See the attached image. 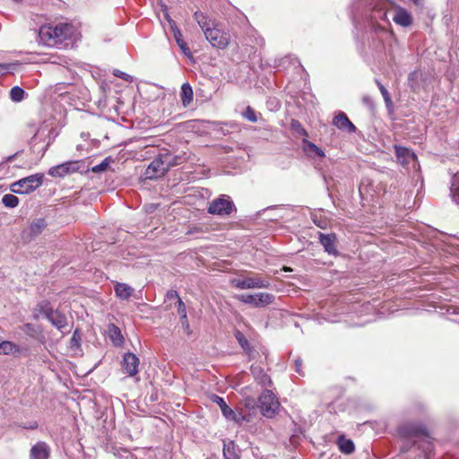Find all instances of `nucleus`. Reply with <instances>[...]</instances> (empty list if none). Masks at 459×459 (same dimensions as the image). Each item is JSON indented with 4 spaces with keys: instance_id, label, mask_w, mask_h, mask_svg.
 <instances>
[{
    "instance_id": "1",
    "label": "nucleus",
    "mask_w": 459,
    "mask_h": 459,
    "mask_svg": "<svg viewBox=\"0 0 459 459\" xmlns=\"http://www.w3.org/2000/svg\"><path fill=\"white\" fill-rule=\"evenodd\" d=\"M73 32L74 27L67 23L45 25L39 29V37L45 45L57 46L71 38Z\"/></svg>"
},
{
    "instance_id": "2",
    "label": "nucleus",
    "mask_w": 459,
    "mask_h": 459,
    "mask_svg": "<svg viewBox=\"0 0 459 459\" xmlns=\"http://www.w3.org/2000/svg\"><path fill=\"white\" fill-rule=\"evenodd\" d=\"M44 175L37 173L23 178L10 186L13 193L19 195H26L39 188L43 183Z\"/></svg>"
},
{
    "instance_id": "3",
    "label": "nucleus",
    "mask_w": 459,
    "mask_h": 459,
    "mask_svg": "<svg viewBox=\"0 0 459 459\" xmlns=\"http://www.w3.org/2000/svg\"><path fill=\"white\" fill-rule=\"evenodd\" d=\"M258 407L264 417L273 418L279 411L280 403L272 391L265 390L258 398Z\"/></svg>"
},
{
    "instance_id": "4",
    "label": "nucleus",
    "mask_w": 459,
    "mask_h": 459,
    "mask_svg": "<svg viewBox=\"0 0 459 459\" xmlns=\"http://www.w3.org/2000/svg\"><path fill=\"white\" fill-rule=\"evenodd\" d=\"M236 210L235 204L230 197L225 195L212 200L207 209L210 214L220 216H229Z\"/></svg>"
},
{
    "instance_id": "5",
    "label": "nucleus",
    "mask_w": 459,
    "mask_h": 459,
    "mask_svg": "<svg viewBox=\"0 0 459 459\" xmlns=\"http://www.w3.org/2000/svg\"><path fill=\"white\" fill-rule=\"evenodd\" d=\"M428 431L425 425L416 422H405L397 428L398 436L404 439L427 437Z\"/></svg>"
},
{
    "instance_id": "6",
    "label": "nucleus",
    "mask_w": 459,
    "mask_h": 459,
    "mask_svg": "<svg viewBox=\"0 0 459 459\" xmlns=\"http://www.w3.org/2000/svg\"><path fill=\"white\" fill-rule=\"evenodd\" d=\"M204 36L210 44L216 48L224 49L230 44V35L228 32L212 26L211 30L204 31Z\"/></svg>"
},
{
    "instance_id": "7",
    "label": "nucleus",
    "mask_w": 459,
    "mask_h": 459,
    "mask_svg": "<svg viewBox=\"0 0 459 459\" xmlns=\"http://www.w3.org/2000/svg\"><path fill=\"white\" fill-rule=\"evenodd\" d=\"M231 283L234 287L240 290L263 289L268 288L270 285L268 280L258 276L246 277L244 279H233Z\"/></svg>"
},
{
    "instance_id": "8",
    "label": "nucleus",
    "mask_w": 459,
    "mask_h": 459,
    "mask_svg": "<svg viewBox=\"0 0 459 459\" xmlns=\"http://www.w3.org/2000/svg\"><path fill=\"white\" fill-rule=\"evenodd\" d=\"M81 168L80 160H69L49 169L48 175L55 178H64L78 171Z\"/></svg>"
},
{
    "instance_id": "9",
    "label": "nucleus",
    "mask_w": 459,
    "mask_h": 459,
    "mask_svg": "<svg viewBox=\"0 0 459 459\" xmlns=\"http://www.w3.org/2000/svg\"><path fill=\"white\" fill-rule=\"evenodd\" d=\"M167 172L162 153L159 155L149 164L146 168L144 176L148 179H154L160 176H163Z\"/></svg>"
},
{
    "instance_id": "10",
    "label": "nucleus",
    "mask_w": 459,
    "mask_h": 459,
    "mask_svg": "<svg viewBox=\"0 0 459 459\" xmlns=\"http://www.w3.org/2000/svg\"><path fill=\"white\" fill-rule=\"evenodd\" d=\"M318 239L326 253L333 255H338V250L336 248L337 238L334 233L324 234L322 232H318Z\"/></svg>"
},
{
    "instance_id": "11",
    "label": "nucleus",
    "mask_w": 459,
    "mask_h": 459,
    "mask_svg": "<svg viewBox=\"0 0 459 459\" xmlns=\"http://www.w3.org/2000/svg\"><path fill=\"white\" fill-rule=\"evenodd\" d=\"M166 19L170 25V28L173 31L174 39L178 46L186 56H190V48H188L186 42L184 40L183 35L180 30L177 27L175 21H173L169 14H166Z\"/></svg>"
},
{
    "instance_id": "12",
    "label": "nucleus",
    "mask_w": 459,
    "mask_h": 459,
    "mask_svg": "<svg viewBox=\"0 0 459 459\" xmlns=\"http://www.w3.org/2000/svg\"><path fill=\"white\" fill-rule=\"evenodd\" d=\"M394 148L397 161L403 166H407L411 163V161L417 160L416 154L410 149L400 145H394Z\"/></svg>"
},
{
    "instance_id": "13",
    "label": "nucleus",
    "mask_w": 459,
    "mask_h": 459,
    "mask_svg": "<svg viewBox=\"0 0 459 459\" xmlns=\"http://www.w3.org/2000/svg\"><path fill=\"white\" fill-rule=\"evenodd\" d=\"M123 367L129 376H135L139 371V359L135 354L127 352L124 355Z\"/></svg>"
},
{
    "instance_id": "14",
    "label": "nucleus",
    "mask_w": 459,
    "mask_h": 459,
    "mask_svg": "<svg viewBox=\"0 0 459 459\" xmlns=\"http://www.w3.org/2000/svg\"><path fill=\"white\" fill-rule=\"evenodd\" d=\"M333 124L342 131H346L348 133H354L356 131V126L343 112H339L338 115L334 117Z\"/></svg>"
},
{
    "instance_id": "15",
    "label": "nucleus",
    "mask_w": 459,
    "mask_h": 459,
    "mask_svg": "<svg viewBox=\"0 0 459 459\" xmlns=\"http://www.w3.org/2000/svg\"><path fill=\"white\" fill-rule=\"evenodd\" d=\"M30 459H48L50 456V448L45 442L36 443L30 449Z\"/></svg>"
},
{
    "instance_id": "16",
    "label": "nucleus",
    "mask_w": 459,
    "mask_h": 459,
    "mask_svg": "<svg viewBox=\"0 0 459 459\" xmlns=\"http://www.w3.org/2000/svg\"><path fill=\"white\" fill-rule=\"evenodd\" d=\"M47 319L53 326L61 332H63L68 325L66 316L58 309H55Z\"/></svg>"
},
{
    "instance_id": "17",
    "label": "nucleus",
    "mask_w": 459,
    "mask_h": 459,
    "mask_svg": "<svg viewBox=\"0 0 459 459\" xmlns=\"http://www.w3.org/2000/svg\"><path fill=\"white\" fill-rule=\"evenodd\" d=\"M393 20L396 24L403 27H408L412 23V17L411 13L402 7L395 9Z\"/></svg>"
},
{
    "instance_id": "18",
    "label": "nucleus",
    "mask_w": 459,
    "mask_h": 459,
    "mask_svg": "<svg viewBox=\"0 0 459 459\" xmlns=\"http://www.w3.org/2000/svg\"><path fill=\"white\" fill-rule=\"evenodd\" d=\"M416 441L418 442L416 446L422 451L424 456L428 459L434 450L433 438L428 432L427 437H422Z\"/></svg>"
},
{
    "instance_id": "19",
    "label": "nucleus",
    "mask_w": 459,
    "mask_h": 459,
    "mask_svg": "<svg viewBox=\"0 0 459 459\" xmlns=\"http://www.w3.org/2000/svg\"><path fill=\"white\" fill-rule=\"evenodd\" d=\"M161 153L167 171L170 168L180 165L186 160L184 155H172L169 151H164Z\"/></svg>"
},
{
    "instance_id": "20",
    "label": "nucleus",
    "mask_w": 459,
    "mask_h": 459,
    "mask_svg": "<svg viewBox=\"0 0 459 459\" xmlns=\"http://www.w3.org/2000/svg\"><path fill=\"white\" fill-rule=\"evenodd\" d=\"M114 291L118 299L127 300L133 295L134 289L126 283L116 282Z\"/></svg>"
},
{
    "instance_id": "21",
    "label": "nucleus",
    "mask_w": 459,
    "mask_h": 459,
    "mask_svg": "<svg viewBox=\"0 0 459 459\" xmlns=\"http://www.w3.org/2000/svg\"><path fill=\"white\" fill-rule=\"evenodd\" d=\"M303 151L309 158L324 157L325 152L322 149L317 147L315 143L309 142L307 139H303Z\"/></svg>"
},
{
    "instance_id": "22",
    "label": "nucleus",
    "mask_w": 459,
    "mask_h": 459,
    "mask_svg": "<svg viewBox=\"0 0 459 459\" xmlns=\"http://www.w3.org/2000/svg\"><path fill=\"white\" fill-rule=\"evenodd\" d=\"M108 336L115 346H121L124 343V337L121 330L114 324L108 326Z\"/></svg>"
},
{
    "instance_id": "23",
    "label": "nucleus",
    "mask_w": 459,
    "mask_h": 459,
    "mask_svg": "<svg viewBox=\"0 0 459 459\" xmlns=\"http://www.w3.org/2000/svg\"><path fill=\"white\" fill-rule=\"evenodd\" d=\"M193 89L188 82H185L181 86L180 90V100L183 107L186 108L193 101Z\"/></svg>"
},
{
    "instance_id": "24",
    "label": "nucleus",
    "mask_w": 459,
    "mask_h": 459,
    "mask_svg": "<svg viewBox=\"0 0 459 459\" xmlns=\"http://www.w3.org/2000/svg\"><path fill=\"white\" fill-rule=\"evenodd\" d=\"M212 401L219 405L222 415L226 419L231 418L235 415V411L230 407L228 406V404L226 403V402L224 401V399L222 397H221L217 394H213L212 396Z\"/></svg>"
},
{
    "instance_id": "25",
    "label": "nucleus",
    "mask_w": 459,
    "mask_h": 459,
    "mask_svg": "<svg viewBox=\"0 0 459 459\" xmlns=\"http://www.w3.org/2000/svg\"><path fill=\"white\" fill-rule=\"evenodd\" d=\"M54 310L55 309H53L50 302L48 300H42L39 302L34 308L35 313H39L44 316L46 318H48ZM34 317L38 319V314H35Z\"/></svg>"
},
{
    "instance_id": "26",
    "label": "nucleus",
    "mask_w": 459,
    "mask_h": 459,
    "mask_svg": "<svg viewBox=\"0 0 459 459\" xmlns=\"http://www.w3.org/2000/svg\"><path fill=\"white\" fill-rule=\"evenodd\" d=\"M194 19L198 23V25L201 27L203 32L206 31V30H211L213 26V23L211 22V20L202 12H195L194 13Z\"/></svg>"
},
{
    "instance_id": "27",
    "label": "nucleus",
    "mask_w": 459,
    "mask_h": 459,
    "mask_svg": "<svg viewBox=\"0 0 459 459\" xmlns=\"http://www.w3.org/2000/svg\"><path fill=\"white\" fill-rule=\"evenodd\" d=\"M252 373L255 378V380L262 386H271L272 380L270 377L262 369V368H252Z\"/></svg>"
},
{
    "instance_id": "28",
    "label": "nucleus",
    "mask_w": 459,
    "mask_h": 459,
    "mask_svg": "<svg viewBox=\"0 0 459 459\" xmlns=\"http://www.w3.org/2000/svg\"><path fill=\"white\" fill-rule=\"evenodd\" d=\"M450 195L453 202L459 205V174H455L452 178Z\"/></svg>"
},
{
    "instance_id": "29",
    "label": "nucleus",
    "mask_w": 459,
    "mask_h": 459,
    "mask_svg": "<svg viewBox=\"0 0 459 459\" xmlns=\"http://www.w3.org/2000/svg\"><path fill=\"white\" fill-rule=\"evenodd\" d=\"M337 444L339 449L346 455L351 454L355 449V446L352 440L347 439L343 436L338 438Z\"/></svg>"
},
{
    "instance_id": "30",
    "label": "nucleus",
    "mask_w": 459,
    "mask_h": 459,
    "mask_svg": "<svg viewBox=\"0 0 459 459\" xmlns=\"http://www.w3.org/2000/svg\"><path fill=\"white\" fill-rule=\"evenodd\" d=\"M223 455L225 459H239L237 446L233 441L224 444Z\"/></svg>"
},
{
    "instance_id": "31",
    "label": "nucleus",
    "mask_w": 459,
    "mask_h": 459,
    "mask_svg": "<svg viewBox=\"0 0 459 459\" xmlns=\"http://www.w3.org/2000/svg\"><path fill=\"white\" fill-rule=\"evenodd\" d=\"M256 297V307H261L267 306L273 302L274 300V295L271 293H257L255 294Z\"/></svg>"
},
{
    "instance_id": "32",
    "label": "nucleus",
    "mask_w": 459,
    "mask_h": 459,
    "mask_svg": "<svg viewBox=\"0 0 459 459\" xmlns=\"http://www.w3.org/2000/svg\"><path fill=\"white\" fill-rule=\"evenodd\" d=\"M46 221L42 218L37 219L30 225V235L37 236L46 228Z\"/></svg>"
},
{
    "instance_id": "33",
    "label": "nucleus",
    "mask_w": 459,
    "mask_h": 459,
    "mask_svg": "<svg viewBox=\"0 0 459 459\" xmlns=\"http://www.w3.org/2000/svg\"><path fill=\"white\" fill-rule=\"evenodd\" d=\"M234 336L238 341V344L246 352H250L252 351L251 345L243 333H241L239 330H236L234 332Z\"/></svg>"
},
{
    "instance_id": "34",
    "label": "nucleus",
    "mask_w": 459,
    "mask_h": 459,
    "mask_svg": "<svg viewBox=\"0 0 459 459\" xmlns=\"http://www.w3.org/2000/svg\"><path fill=\"white\" fill-rule=\"evenodd\" d=\"M16 351H19V347L13 342L9 341L0 342V354L9 355Z\"/></svg>"
},
{
    "instance_id": "35",
    "label": "nucleus",
    "mask_w": 459,
    "mask_h": 459,
    "mask_svg": "<svg viewBox=\"0 0 459 459\" xmlns=\"http://www.w3.org/2000/svg\"><path fill=\"white\" fill-rule=\"evenodd\" d=\"M25 91L20 86H13L10 91V98L14 102H20L24 99Z\"/></svg>"
},
{
    "instance_id": "36",
    "label": "nucleus",
    "mask_w": 459,
    "mask_h": 459,
    "mask_svg": "<svg viewBox=\"0 0 459 459\" xmlns=\"http://www.w3.org/2000/svg\"><path fill=\"white\" fill-rule=\"evenodd\" d=\"M2 203L5 207L14 208L19 204V199L14 195L6 194L2 197Z\"/></svg>"
},
{
    "instance_id": "37",
    "label": "nucleus",
    "mask_w": 459,
    "mask_h": 459,
    "mask_svg": "<svg viewBox=\"0 0 459 459\" xmlns=\"http://www.w3.org/2000/svg\"><path fill=\"white\" fill-rule=\"evenodd\" d=\"M236 299L245 304L252 305L256 307V297L255 294H239L236 296Z\"/></svg>"
},
{
    "instance_id": "38",
    "label": "nucleus",
    "mask_w": 459,
    "mask_h": 459,
    "mask_svg": "<svg viewBox=\"0 0 459 459\" xmlns=\"http://www.w3.org/2000/svg\"><path fill=\"white\" fill-rule=\"evenodd\" d=\"M290 128L299 135L307 136V132L298 120H291Z\"/></svg>"
},
{
    "instance_id": "39",
    "label": "nucleus",
    "mask_w": 459,
    "mask_h": 459,
    "mask_svg": "<svg viewBox=\"0 0 459 459\" xmlns=\"http://www.w3.org/2000/svg\"><path fill=\"white\" fill-rule=\"evenodd\" d=\"M110 160H111V159L109 157L104 159L100 164L93 166L91 168V171L94 173H100V172L105 171L108 169V167L110 163Z\"/></svg>"
},
{
    "instance_id": "40",
    "label": "nucleus",
    "mask_w": 459,
    "mask_h": 459,
    "mask_svg": "<svg viewBox=\"0 0 459 459\" xmlns=\"http://www.w3.org/2000/svg\"><path fill=\"white\" fill-rule=\"evenodd\" d=\"M243 117L252 123H255L258 120L255 111L250 106L247 107L246 110L243 112Z\"/></svg>"
},
{
    "instance_id": "41",
    "label": "nucleus",
    "mask_w": 459,
    "mask_h": 459,
    "mask_svg": "<svg viewBox=\"0 0 459 459\" xmlns=\"http://www.w3.org/2000/svg\"><path fill=\"white\" fill-rule=\"evenodd\" d=\"M81 346V335H80V333H79V330L76 329L74 333H73V336L70 340V347L72 349L74 348H80Z\"/></svg>"
},
{
    "instance_id": "42",
    "label": "nucleus",
    "mask_w": 459,
    "mask_h": 459,
    "mask_svg": "<svg viewBox=\"0 0 459 459\" xmlns=\"http://www.w3.org/2000/svg\"><path fill=\"white\" fill-rule=\"evenodd\" d=\"M420 73L418 71H412L408 75V84L411 89H414L417 85V79Z\"/></svg>"
},
{
    "instance_id": "43",
    "label": "nucleus",
    "mask_w": 459,
    "mask_h": 459,
    "mask_svg": "<svg viewBox=\"0 0 459 459\" xmlns=\"http://www.w3.org/2000/svg\"><path fill=\"white\" fill-rule=\"evenodd\" d=\"M417 441L414 440V441H410V440H405L403 442V444L401 446V453L403 454H406L407 452H409L413 446H415L417 445Z\"/></svg>"
},
{
    "instance_id": "44",
    "label": "nucleus",
    "mask_w": 459,
    "mask_h": 459,
    "mask_svg": "<svg viewBox=\"0 0 459 459\" xmlns=\"http://www.w3.org/2000/svg\"><path fill=\"white\" fill-rule=\"evenodd\" d=\"M16 65L13 63H2L0 64V74H5L11 73V70L14 68Z\"/></svg>"
},
{
    "instance_id": "45",
    "label": "nucleus",
    "mask_w": 459,
    "mask_h": 459,
    "mask_svg": "<svg viewBox=\"0 0 459 459\" xmlns=\"http://www.w3.org/2000/svg\"><path fill=\"white\" fill-rule=\"evenodd\" d=\"M176 304H177V309H178V314L179 317L186 316H187L186 308V305H185L184 301L182 300V299H178V302Z\"/></svg>"
},
{
    "instance_id": "46",
    "label": "nucleus",
    "mask_w": 459,
    "mask_h": 459,
    "mask_svg": "<svg viewBox=\"0 0 459 459\" xmlns=\"http://www.w3.org/2000/svg\"><path fill=\"white\" fill-rule=\"evenodd\" d=\"M227 420H232L238 424H241L244 421H249V420L245 415H243L242 413H236V412L233 417L228 418Z\"/></svg>"
},
{
    "instance_id": "47",
    "label": "nucleus",
    "mask_w": 459,
    "mask_h": 459,
    "mask_svg": "<svg viewBox=\"0 0 459 459\" xmlns=\"http://www.w3.org/2000/svg\"><path fill=\"white\" fill-rule=\"evenodd\" d=\"M178 299H181L178 293L177 290H169L167 291L166 293V296H165V301L167 300H171V299H176V303L178 302Z\"/></svg>"
},
{
    "instance_id": "48",
    "label": "nucleus",
    "mask_w": 459,
    "mask_h": 459,
    "mask_svg": "<svg viewBox=\"0 0 459 459\" xmlns=\"http://www.w3.org/2000/svg\"><path fill=\"white\" fill-rule=\"evenodd\" d=\"M180 322H181L182 327L186 331L187 334H189V333H190V325H189V322H188V319H187V316H181L180 317Z\"/></svg>"
},
{
    "instance_id": "49",
    "label": "nucleus",
    "mask_w": 459,
    "mask_h": 459,
    "mask_svg": "<svg viewBox=\"0 0 459 459\" xmlns=\"http://www.w3.org/2000/svg\"><path fill=\"white\" fill-rule=\"evenodd\" d=\"M301 367H302V359H299V358L296 359H295V370L300 376H304V373L302 372Z\"/></svg>"
},
{
    "instance_id": "50",
    "label": "nucleus",
    "mask_w": 459,
    "mask_h": 459,
    "mask_svg": "<svg viewBox=\"0 0 459 459\" xmlns=\"http://www.w3.org/2000/svg\"><path fill=\"white\" fill-rule=\"evenodd\" d=\"M377 86L379 88V91H380L383 98H386V97L390 96L386 88L380 82L377 81Z\"/></svg>"
},
{
    "instance_id": "51",
    "label": "nucleus",
    "mask_w": 459,
    "mask_h": 459,
    "mask_svg": "<svg viewBox=\"0 0 459 459\" xmlns=\"http://www.w3.org/2000/svg\"><path fill=\"white\" fill-rule=\"evenodd\" d=\"M362 101L369 108H374V102H373V100H372V98L370 96H364L362 98Z\"/></svg>"
},
{
    "instance_id": "52",
    "label": "nucleus",
    "mask_w": 459,
    "mask_h": 459,
    "mask_svg": "<svg viewBox=\"0 0 459 459\" xmlns=\"http://www.w3.org/2000/svg\"><path fill=\"white\" fill-rule=\"evenodd\" d=\"M114 75L117 76V77H119V78H122V79H125V80H128V78L130 77L127 74L124 73V72H121L119 70H116L114 72Z\"/></svg>"
},
{
    "instance_id": "53",
    "label": "nucleus",
    "mask_w": 459,
    "mask_h": 459,
    "mask_svg": "<svg viewBox=\"0 0 459 459\" xmlns=\"http://www.w3.org/2000/svg\"><path fill=\"white\" fill-rule=\"evenodd\" d=\"M23 330L27 333H32L35 332V326L30 323H27L23 325Z\"/></svg>"
},
{
    "instance_id": "54",
    "label": "nucleus",
    "mask_w": 459,
    "mask_h": 459,
    "mask_svg": "<svg viewBox=\"0 0 459 459\" xmlns=\"http://www.w3.org/2000/svg\"><path fill=\"white\" fill-rule=\"evenodd\" d=\"M26 429H36L38 428L37 421L30 422L29 425L23 427Z\"/></svg>"
},
{
    "instance_id": "55",
    "label": "nucleus",
    "mask_w": 459,
    "mask_h": 459,
    "mask_svg": "<svg viewBox=\"0 0 459 459\" xmlns=\"http://www.w3.org/2000/svg\"><path fill=\"white\" fill-rule=\"evenodd\" d=\"M384 100H385V105H386V107H387L388 108H392V106H393V102H392V100H391V97H390V96H388V97H386V98H384Z\"/></svg>"
},
{
    "instance_id": "56",
    "label": "nucleus",
    "mask_w": 459,
    "mask_h": 459,
    "mask_svg": "<svg viewBox=\"0 0 459 459\" xmlns=\"http://www.w3.org/2000/svg\"><path fill=\"white\" fill-rule=\"evenodd\" d=\"M415 5L422 7L423 6V0H411Z\"/></svg>"
},
{
    "instance_id": "57",
    "label": "nucleus",
    "mask_w": 459,
    "mask_h": 459,
    "mask_svg": "<svg viewBox=\"0 0 459 459\" xmlns=\"http://www.w3.org/2000/svg\"><path fill=\"white\" fill-rule=\"evenodd\" d=\"M17 154H18V152H16V153H14V154H13V155L8 156V157L6 158V161H7V162H11V161H13V160H14V158L16 157V155H17Z\"/></svg>"
},
{
    "instance_id": "58",
    "label": "nucleus",
    "mask_w": 459,
    "mask_h": 459,
    "mask_svg": "<svg viewBox=\"0 0 459 459\" xmlns=\"http://www.w3.org/2000/svg\"><path fill=\"white\" fill-rule=\"evenodd\" d=\"M247 406L248 407H253L254 408V405H255V401L254 400H247V403H246Z\"/></svg>"
},
{
    "instance_id": "59",
    "label": "nucleus",
    "mask_w": 459,
    "mask_h": 459,
    "mask_svg": "<svg viewBox=\"0 0 459 459\" xmlns=\"http://www.w3.org/2000/svg\"><path fill=\"white\" fill-rule=\"evenodd\" d=\"M317 226H318L319 228H324V226L322 225V222H319V223L317 224Z\"/></svg>"
},
{
    "instance_id": "60",
    "label": "nucleus",
    "mask_w": 459,
    "mask_h": 459,
    "mask_svg": "<svg viewBox=\"0 0 459 459\" xmlns=\"http://www.w3.org/2000/svg\"><path fill=\"white\" fill-rule=\"evenodd\" d=\"M317 226H318L319 228H324V226L322 225V222H319V223L317 224Z\"/></svg>"
},
{
    "instance_id": "61",
    "label": "nucleus",
    "mask_w": 459,
    "mask_h": 459,
    "mask_svg": "<svg viewBox=\"0 0 459 459\" xmlns=\"http://www.w3.org/2000/svg\"><path fill=\"white\" fill-rule=\"evenodd\" d=\"M285 271L290 272L291 269L290 268H286Z\"/></svg>"
}]
</instances>
